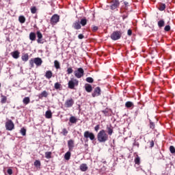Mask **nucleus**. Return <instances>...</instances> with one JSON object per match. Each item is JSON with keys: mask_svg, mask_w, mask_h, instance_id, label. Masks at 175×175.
I'll return each mask as SVG.
<instances>
[{"mask_svg": "<svg viewBox=\"0 0 175 175\" xmlns=\"http://www.w3.org/2000/svg\"><path fill=\"white\" fill-rule=\"evenodd\" d=\"M36 65L37 67L40 66L42 64H43V61L40 57H35L32 58L29 60V65L30 68H33L35 65Z\"/></svg>", "mask_w": 175, "mask_h": 175, "instance_id": "obj_2", "label": "nucleus"}, {"mask_svg": "<svg viewBox=\"0 0 175 175\" xmlns=\"http://www.w3.org/2000/svg\"><path fill=\"white\" fill-rule=\"evenodd\" d=\"M133 146L139 148V142L135 141L133 143Z\"/></svg>", "mask_w": 175, "mask_h": 175, "instance_id": "obj_51", "label": "nucleus"}, {"mask_svg": "<svg viewBox=\"0 0 175 175\" xmlns=\"http://www.w3.org/2000/svg\"><path fill=\"white\" fill-rule=\"evenodd\" d=\"M68 147L69 151H73V148H75V141L72 139H70L68 141Z\"/></svg>", "mask_w": 175, "mask_h": 175, "instance_id": "obj_13", "label": "nucleus"}, {"mask_svg": "<svg viewBox=\"0 0 175 175\" xmlns=\"http://www.w3.org/2000/svg\"><path fill=\"white\" fill-rule=\"evenodd\" d=\"M100 95V88H95L94 92L92 94V96L95 98V96H99Z\"/></svg>", "mask_w": 175, "mask_h": 175, "instance_id": "obj_14", "label": "nucleus"}, {"mask_svg": "<svg viewBox=\"0 0 175 175\" xmlns=\"http://www.w3.org/2000/svg\"><path fill=\"white\" fill-rule=\"evenodd\" d=\"M68 85L70 90H75V88L79 85V80L75 78H71L68 81Z\"/></svg>", "mask_w": 175, "mask_h": 175, "instance_id": "obj_4", "label": "nucleus"}, {"mask_svg": "<svg viewBox=\"0 0 175 175\" xmlns=\"http://www.w3.org/2000/svg\"><path fill=\"white\" fill-rule=\"evenodd\" d=\"M124 3L125 10H128V8H129V3L124 1Z\"/></svg>", "mask_w": 175, "mask_h": 175, "instance_id": "obj_43", "label": "nucleus"}, {"mask_svg": "<svg viewBox=\"0 0 175 175\" xmlns=\"http://www.w3.org/2000/svg\"><path fill=\"white\" fill-rule=\"evenodd\" d=\"M45 77L49 79H51V77H53V72L50 70L46 71L45 74Z\"/></svg>", "mask_w": 175, "mask_h": 175, "instance_id": "obj_25", "label": "nucleus"}, {"mask_svg": "<svg viewBox=\"0 0 175 175\" xmlns=\"http://www.w3.org/2000/svg\"><path fill=\"white\" fill-rule=\"evenodd\" d=\"M69 121L71 122V124H76V122H77V119L75 116H71Z\"/></svg>", "mask_w": 175, "mask_h": 175, "instance_id": "obj_30", "label": "nucleus"}, {"mask_svg": "<svg viewBox=\"0 0 175 175\" xmlns=\"http://www.w3.org/2000/svg\"><path fill=\"white\" fill-rule=\"evenodd\" d=\"M12 57H13L15 59H18L20 57V52L18 51H14L11 53Z\"/></svg>", "mask_w": 175, "mask_h": 175, "instance_id": "obj_17", "label": "nucleus"}, {"mask_svg": "<svg viewBox=\"0 0 175 175\" xmlns=\"http://www.w3.org/2000/svg\"><path fill=\"white\" fill-rule=\"evenodd\" d=\"M99 129H100V125L97 124L96 126H95V127H94L95 132H98V131H99Z\"/></svg>", "mask_w": 175, "mask_h": 175, "instance_id": "obj_47", "label": "nucleus"}, {"mask_svg": "<svg viewBox=\"0 0 175 175\" xmlns=\"http://www.w3.org/2000/svg\"><path fill=\"white\" fill-rule=\"evenodd\" d=\"M74 75L77 79H81L84 77V69L83 68H78L74 71Z\"/></svg>", "mask_w": 175, "mask_h": 175, "instance_id": "obj_5", "label": "nucleus"}, {"mask_svg": "<svg viewBox=\"0 0 175 175\" xmlns=\"http://www.w3.org/2000/svg\"><path fill=\"white\" fill-rule=\"evenodd\" d=\"M29 38L31 42H35V40H36V33L35 32H31Z\"/></svg>", "mask_w": 175, "mask_h": 175, "instance_id": "obj_19", "label": "nucleus"}, {"mask_svg": "<svg viewBox=\"0 0 175 175\" xmlns=\"http://www.w3.org/2000/svg\"><path fill=\"white\" fill-rule=\"evenodd\" d=\"M127 34L129 36H132V30L131 29H129L127 31Z\"/></svg>", "mask_w": 175, "mask_h": 175, "instance_id": "obj_52", "label": "nucleus"}, {"mask_svg": "<svg viewBox=\"0 0 175 175\" xmlns=\"http://www.w3.org/2000/svg\"><path fill=\"white\" fill-rule=\"evenodd\" d=\"M150 129H154L155 128V124L152 122H150Z\"/></svg>", "mask_w": 175, "mask_h": 175, "instance_id": "obj_46", "label": "nucleus"}, {"mask_svg": "<svg viewBox=\"0 0 175 175\" xmlns=\"http://www.w3.org/2000/svg\"><path fill=\"white\" fill-rule=\"evenodd\" d=\"M31 13H32V14H35V13H36L37 12V9H36V7L33 6V7H31Z\"/></svg>", "mask_w": 175, "mask_h": 175, "instance_id": "obj_38", "label": "nucleus"}, {"mask_svg": "<svg viewBox=\"0 0 175 175\" xmlns=\"http://www.w3.org/2000/svg\"><path fill=\"white\" fill-rule=\"evenodd\" d=\"M170 151L171 154H175V148L173 146H170Z\"/></svg>", "mask_w": 175, "mask_h": 175, "instance_id": "obj_41", "label": "nucleus"}, {"mask_svg": "<svg viewBox=\"0 0 175 175\" xmlns=\"http://www.w3.org/2000/svg\"><path fill=\"white\" fill-rule=\"evenodd\" d=\"M7 173H8V174H9V175H12V174H13V170H12V169H8V170H7Z\"/></svg>", "mask_w": 175, "mask_h": 175, "instance_id": "obj_49", "label": "nucleus"}, {"mask_svg": "<svg viewBox=\"0 0 175 175\" xmlns=\"http://www.w3.org/2000/svg\"><path fill=\"white\" fill-rule=\"evenodd\" d=\"M106 129H107L108 136H111V135H113L114 132V130H113L114 128L111 126V124H107Z\"/></svg>", "mask_w": 175, "mask_h": 175, "instance_id": "obj_12", "label": "nucleus"}, {"mask_svg": "<svg viewBox=\"0 0 175 175\" xmlns=\"http://www.w3.org/2000/svg\"><path fill=\"white\" fill-rule=\"evenodd\" d=\"M8 101V97L6 96H3V94H1V103L2 105L6 103Z\"/></svg>", "mask_w": 175, "mask_h": 175, "instance_id": "obj_21", "label": "nucleus"}, {"mask_svg": "<svg viewBox=\"0 0 175 175\" xmlns=\"http://www.w3.org/2000/svg\"><path fill=\"white\" fill-rule=\"evenodd\" d=\"M18 20L21 24H24V23H25V17L24 16H20Z\"/></svg>", "mask_w": 175, "mask_h": 175, "instance_id": "obj_34", "label": "nucleus"}, {"mask_svg": "<svg viewBox=\"0 0 175 175\" xmlns=\"http://www.w3.org/2000/svg\"><path fill=\"white\" fill-rule=\"evenodd\" d=\"M135 163L136 165H140V157L137 155L136 158L135 159Z\"/></svg>", "mask_w": 175, "mask_h": 175, "instance_id": "obj_35", "label": "nucleus"}, {"mask_svg": "<svg viewBox=\"0 0 175 175\" xmlns=\"http://www.w3.org/2000/svg\"><path fill=\"white\" fill-rule=\"evenodd\" d=\"M97 139L99 143H106L109 140V135L104 129L100 130L97 134Z\"/></svg>", "mask_w": 175, "mask_h": 175, "instance_id": "obj_1", "label": "nucleus"}, {"mask_svg": "<svg viewBox=\"0 0 175 175\" xmlns=\"http://www.w3.org/2000/svg\"><path fill=\"white\" fill-rule=\"evenodd\" d=\"M47 96H49V93H47V91L46 90H44L38 95L39 99H42V98H47Z\"/></svg>", "mask_w": 175, "mask_h": 175, "instance_id": "obj_18", "label": "nucleus"}, {"mask_svg": "<svg viewBox=\"0 0 175 175\" xmlns=\"http://www.w3.org/2000/svg\"><path fill=\"white\" fill-rule=\"evenodd\" d=\"M46 118H51L53 117V113L51 110L46 111L45 113Z\"/></svg>", "mask_w": 175, "mask_h": 175, "instance_id": "obj_27", "label": "nucleus"}, {"mask_svg": "<svg viewBox=\"0 0 175 175\" xmlns=\"http://www.w3.org/2000/svg\"><path fill=\"white\" fill-rule=\"evenodd\" d=\"M54 66L56 69H59L61 68L59 62H58L57 60L54 61Z\"/></svg>", "mask_w": 175, "mask_h": 175, "instance_id": "obj_33", "label": "nucleus"}, {"mask_svg": "<svg viewBox=\"0 0 175 175\" xmlns=\"http://www.w3.org/2000/svg\"><path fill=\"white\" fill-rule=\"evenodd\" d=\"M75 105V100L73 98L67 99L64 103L65 107L70 108Z\"/></svg>", "mask_w": 175, "mask_h": 175, "instance_id": "obj_11", "label": "nucleus"}, {"mask_svg": "<svg viewBox=\"0 0 175 175\" xmlns=\"http://www.w3.org/2000/svg\"><path fill=\"white\" fill-rule=\"evenodd\" d=\"M164 31H165V32H169V31H170V25H166L164 28Z\"/></svg>", "mask_w": 175, "mask_h": 175, "instance_id": "obj_44", "label": "nucleus"}, {"mask_svg": "<svg viewBox=\"0 0 175 175\" xmlns=\"http://www.w3.org/2000/svg\"><path fill=\"white\" fill-rule=\"evenodd\" d=\"M134 105L131 101H127L125 103V107H126L127 109H131V107H134Z\"/></svg>", "mask_w": 175, "mask_h": 175, "instance_id": "obj_24", "label": "nucleus"}, {"mask_svg": "<svg viewBox=\"0 0 175 175\" xmlns=\"http://www.w3.org/2000/svg\"><path fill=\"white\" fill-rule=\"evenodd\" d=\"M159 10L160 12H163L165 9H166V4L165 3H160L158 7Z\"/></svg>", "mask_w": 175, "mask_h": 175, "instance_id": "obj_22", "label": "nucleus"}, {"mask_svg": "<svg viewBox=\"0 0 175 175\" xmlns=\"http://www.w3.org/2000/svg\"><path fill=\"white\" fill-rule=\"evenodd\" d=\"M118 8H120V0H112L110 5L111 10H118Z\"/></svg>", "mask_w": 175, "mask_h": 175, "instance_id": "obj_6", "label": "nucleus"}, {"mask_svg": "<svg viewBox=\"0 0 175 175\" xmlns=\"http://www.w3.org/2000/svg\"><path fill=\"white\" fill-rule=\"evenodd\" d=\"M86 81L88 83H94V79H92V77H87Z\"/></svg>", "mask_w": 175, "mask_h": 175, "instance_id": "obj_42", "label": "nucleus"}, {"mask_svg": "<svg viewBox=\"0 0 175 175\" xmlns=\"http://www.w3.org/2000/svg\"><path fill=\"white\" fill-rule=\"evenodd\" d=\"M126 18V16H124V18Z\"/></svg>", "mask_w": 175, "mask_h": 175, "instance_id": "obj_55", "label": "nucleus"}, {"mask_svg": "<svg viewBox=\"0 0 175 175\" xmlns=\"http://www.w3.org/2000/svg\"><path fill=\"white\" fill-rule=\"evenodd\" d=\"M72 73H73V68L70 67L67 69V75H72Z\"/></svg>", "mask_w": 175, "mask_h": 175, "instance_id": "obj_40", "label": "nucleus"}, {"mask_svg": "<svg viewBox=\"0 0 175 175\" xmlns=\"http://www.w3.org/2000/svg\"><path fill=\"white\" fill-rule=\"evenodd\" d=\"M154 141H151L150 143V146L151 148L154 147Z\"/></svg>", "mask_w": 175, "mask_h": 175, "instance_id": "obj_54", "label": "nucleus"}, {"mask_svg": "<svg viewBox=\"0 0 175 175\" xmlns=\"http://www.w3.org/2000/svg\"><path fill=\"white\" fill-rule=\"evenodd\" d=\"M21 59L22 61H23V62H27V61L29 59V56L28 55V53H23L21 57Z\"/></svg>", "mask_w": 175, "mask_h": 175, "instance_id": "obj_20", "label": "nucleus"}, {"mask_svg": "<svg viewBox=\"0 0 175 175\" xmlns=\"http://www.w3.org/2000/svg\"><path fill=\"white\" fill-rule=\"evenodd\" d=\"M158 27H159V28H162L163 27H165V21L160 20L158 22Z\"/></svg>", "mask_w": 175, "mask_h": 175, "instance_id": "obj_31", "label": "nucleus"}, {"mask_svg": "<svg viewBox=\"0 0 175 175\" xmlns=\"http://www.w3.org/2000/svg\"><path fill=\"white\" fill-rule=\"evenodd\" d=\"M59 22V16L58 14H54L53 16L51 18V23L52 25H55L57 23Z\"/></svg>", "mask_w": 175, "mask_h": 175, "instance_id": "obj_10", "label": "nucleus"}, {"mask_svg": "<svg viewBox=\"0 0 175 175\" xmlns=\"http://www.w3.org/2000/svg\"><path fill=\"white\" fill-rule=\"evenodd\" d=\"M36 35H37V43H38L39 44H43V43H44V40H43V34H42V33L39 31H38L36 32Z\"/></svg>", "mask_w": 175, "mask_h": 175, "instance_id": "obj_9", "label": "nucleus"}, {"mask_svg": "<svg viewBox=\"0 0 175 175\" xmlns=\"http://www.w3.org/2000/svg\"><path fill=\"white\" fill-rule=\"evenodd\" d=\"M78 38H79V39H84V35H83V34H79V35L78 36Z\"/></svg>", "mask_w": 175, "mask_h": 175, "instance_id": "obj_53", "label": "nucleus"}, {"mask_svg": "<svg viewBox=\"0 0 175 175\" xmlns=\"http://www.w3.org/2000/svg\"><path fill=\"white\" fill-rule=\"evenodd\" d=\"M54 87H55V90H59V88H61V87H62V85H61V83L57 82V83H55Z\"/></svg>", "mask_w": 175, "mask_h": 175, "instance_id": "obj_39", "label": "nucleus"}, {"mask_svg": "<svg viewBox=\"0 0 175 175\" xmlns=\"http://www.w3.org/2000/svg\"><path fill=\"white\" fill-rule=\"evenodd\" d=\"M70 151L67 152L65 154H64V159H66V161H69V159H70Z\"/></svg>", "mask_w": 175, "mask_h": 175, "instance_id": "obj_29", "label": "nucleus"}, {"mask_svg": "<svg viewBox=\"0 0 175 175\" xmlns=\"http://www.w3.org/2000/svg\"><path fill=\"white\" fill-rule=\"evenodd\" d=\"M62 133L64 136H66V135H68V130H66V129H64L62 131Z\"/></svg>", "mask_w": 175, "mask_h": 175, "instance_id": "obj_48", "label": "nucleus"}, {"mask_svg": "<svg viewBox=\"0 0 175 175\" xmlns=\"http://www.w3.org/2000/svg\"><path fill=\"white\" fill-rule=\"evenodd\" d=\"M5 129L7 131H13L14 129V123H13L12 120H8L5 122Z\"/></svg>", "mask_w": 175, "mask_h": 175, "instance_id": "obj_8", "label": "nucleus"}, {"mask_svg": "<svg viewBox=\"0 0 175 175\" xmlns=\"http://www.w3.org/2000/svg\"><path fill=\"white\" fill-rule=\"evenodd\" d=\"M81 172H87L88 170V165L86 163H82L79 166Z\"/></svg>", "mask_w": 175, "mask_h": 175, "instance_id": "obj_16", "label": "nucleus"}, {"mask_svg": "<svg viewBox=\"0 0 175 175\" xmlns=\"http://www.w3.org/2000/svg\"><path fill=\"white\" fill-rule=\"evenodd\" d=\"M102 113L105 116V117L109 116V111L107 109L102 111Z\"/></svg>", "mask_w": 175, "mask_h": 175, "instance_id": "obj_45", "label": "nucleus"}, {"mask_svg": "<svg viewBox=\"0 0 175 175\" xmlns=\"http://www.w3.org/2000/svg\"><path fill=\"white\" fill-rule=\"evenodd\" d=\"M80 24V21H77L72 24V27L75 29H81V25Z\"/></svg>", "mask_w": 175, "mask_h": 175, "instance_id": "obj_15", "label": "nucleus"}, {"mask_svg": "<svg viewBox=\"0 0 175 175\" xmlns=\"http://www.w3.org/2000/svg\"><path fill=\"white\" fill-rule=\"evenodd\" d=\"M34 166H36V167H38V169H40V166H42V163L39 160H36L34 162Z\"/></svg>", "mask_w": 175, "mask_h": 175, "instance_id": "obj_32", "label": "nucleus"}, {"mask_svg": "<svg viewBox=\"0 0 175 175\" xmlns=\"http://www.w3.org/2000/svg\"><path fill=\"white\" fill-rule=\"evenodd\" d=\"M23 104L27 105L31 102V99H29V97H25L23 100Z\"/></svg>", "mask_w": 175, "mask_h": 175, "instance_id": "obj_28", "label": "nucleus"}, {"mask_svg": "<svg viewBox=\"0 0 175 175\" xmlns=\"http://www.w3.org/2000/svg\"><path fill=\"white\" fill-rule=\"evenodd\" d=\"M79 23L81 24V25H82V27H85V25H87V18L85 17L83 18L82 19H81Z\"/></svg>", "mask_w": 175, "mask_h": 175, "instance_id": "obj_26", "label": "nucleus"}, {"mask_svg": "<svg viewBox=\"0 0 175 175\" xmlns=\"http://www.w3.org/2000/svg\"><path fill=\"white\" fill-rule=\"evenodd\" d=\"M98 27L97 26H93L92 27V31L93 32H96V31H98Z\"/></svg>", "mask_w": 175, "mask_h": 175, "instance_id": "obj_50", "label": "nucleus"}, {"mask_svg": "<svg viewBox=\"0 0 175 175\" xmlns=\"http://www.w3.org/2000/svg\"><path fill=\"white\" fill-rule=\"evenodd\" d=\"M121 36H122L121 31H115L111 34L110 38L112 40H120Z\"/></svg>", "mask_w": 175, "mask_h": 175, "instance_id": "obj_3", "label": "nucleus"}, {"mask_svg": "<svg viewBox=\"0 0 175 175\" xmlns=\"http://www.w3.org/2000/svg\"><path fill=\"white\" fill-rule=\"evenodd\" d=\"M21 133L22 136H25V135H27V129H25V128H22L21 129Z\"/></svg>", "mask_w": 175, "mask_h": 175, "instance_id": "obj_36", "label": "nucleus"}, {"mask_svg": "<svg viewBox=\"0 0 175 175\" xmlns=\"http://www.w3.org/2000/svg\"><path fill=\"white\" fill-rule=\"evenodd\" d=\"M45 158H46V159H50V158H51V152H46Z\"/></svg>", "mask_w": 175, "mask_h": 175, "instance_id": "obj_37", "label": "nucleus"}, {"mask_svg": "<svg viewBox=\"0 0 175 175\" xmlns=\"http://www.w3.org/2000/svg\"><path fill=\"white\" fill-rule=\"evenodd\" d=\"M83 136L85 139H90L92 141L95 140V134L92 132H90L89 131H85Z\"/></svg>", "mask_w": 175, "mask_h": 175, "instance_id": "obj_7", "label": "nucleus"}, {"mask_svg": "<svg viewBox=\"0 0 175 175\" xmlns=\"http://www.w3.org/2000/svg\"><path fill=\"white\" fill-rule=\"evenodd\" d=\"M85 90L87 92H92V86L90 84H86L85 85Z\"/></svg>", "mask_w": 175, "mask_h": 175, "instance_id": "obj_23", "label": "nucleus"}]
</instances>
